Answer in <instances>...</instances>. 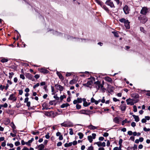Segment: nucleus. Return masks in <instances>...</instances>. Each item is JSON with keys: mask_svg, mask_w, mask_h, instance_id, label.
<instances>
[{"mask_svg": "<svg viewBox=\"0 0 150 150\" xmlns=\"http://www.w3.org/2000/svg\"><path fill=\"white\" fill-rule=\"evenodd\" d=\"M86 110H81L79 112L76 111H73L71 112L76 113L77 112H78L79 113L81 114H86L87 115V113H86Z\"/></svg>", "mask_w": 150, "mask_h": 150, "instance_id": "1a4fd4ad", "label": "nucleus"}, {"mask_svg": "<svg viewBox=\"0 0 150 150\" xmlns=\"http://www.w3.org/2000/svg\"><path fill=\"white\" fill-rule=\"evenodd\" d=\"M88 80L87 81V83L83 84L84 86L91 88L92 85L93 83L92 80L90 78L88 79Z\"/></svg>", "mask_w": 150, "mask_h": 150, "instance_id": "7ed1b4c3", "label": "nucleus"}, {"mask_svg": "<svg viewBox=\"0 0 150 150\" xmlns=\"http://www.w3.org/2000/svg\"><path fill=\"white\" fill-rule=\"evenodd\" d=\"M113 121L116 123H119L120 122L119 117H115L113 119Z\"/></svg>", "mask_w": 150, "mask_h": 150, "instance_id": "f3484780", "label": "nucleus"}, {"mask_svg": "<svg viewBox=\"0 0 150 150\" xmlns=\"http://www.w3.org/2000/svg\"><path fill=\"white\" fill-rule=\"evenodd\" d=\"M113 100L114 102H117V101H119V100L115 98H113Z\"/></svg>", "mask_w": 150, "mask_h": 150, "instance_id": "338daca9", "label": "nucleus"}, {"mask_svg": "<svg viewBox=\"0 0 150 150\" xmlns=\"http://www.w3.org/2000/svg\"><path fill=\"white\" fill-rule=\"evenodd\" d=\"M40 72L44 73L47 74L48 73L49 71L45 69L42 68L40 69Z\"/></svg>", "mask_w": 150, "mask_h": 150, "instance_id": "4be33fe9", "label": "nucleus"}, {"mask_svg": "<svg viewBox=\"0 0 150 150\" xmlns=\"http://www.w3.org/2000/svg\"><path fill=\"white\" fill-rule=\"evenodd\" d=\"M112 33L114 34L115 36L117 37H119L118 33L117 32L112 31Z\"/></svg>", "mask_w": 150, "mask_h": 150, "instance_id": "c85d7f7f", "label": "nucleus"}, {"mask_svg": "<svg viewBox=\"0 0 150 150\" xmlns=\"http://www.w3.org/2000/svg\"><path fill=\"white\" fill-rule=\"evenodd\" d=\"M131 96L132 98H139V95L138 93H133L131 95Z\"/></svg>", "mask_w": 150, "mask_h": 150, "instance_id": "2eb2a0df", "label": "nucleus"}, {"mask_svg": "<svg viewBox=\"0 0 150 150\" xmlns=\"http://www.w3.org/2000/svg\"><path fill=\"white\" fill-rule=\"evenodd\" d=\"M95 144H97L98 146H103L105 147V142H103L102 143H101L100 142H95Z\"/></svg>", "mask_w": 150, "mask_h": 150, "instance_id": "9d476101", "label": "nucleus"}, {"mask_svg": "<svg viewBox=\"0 0 150 150\" xmlns=\"http://www.w3.org/2000/svg\"><path fill=\"white\" fill-rule=\"evenodd\" d=\"M88 138L90 142H92L93 141V139H92V137L91 136H88Z\"/></svg>", "mask_w": 150, "mask_h": 150, "instance_id": "473e14b6", "label": "nucleus"}, {"mask_svg": "<svg viewBox=\"0 0 150 150\" xmlns=\"http://www.w3.org/2000/svg\"><path fill=\"white\" fill-rule=\"evenodd\" d=\"M6 145V142H4L2 143L1 146L3 147L5 146Z\"/></svg>", "mask_w": 150, "mask_h": 150, "instance_id": "680f3d73", "label": "nucleus"}, {"mask_svg": "<svg viewBox=\"0 0 150 150\" xmlns=\"http://www.w3.org/2000/svg\"><path fill=\"white\" fill-rule=\"evenodd\" d=\"M53 97L55 98V99H56L57 100H59V98L58 97L57 95H55Z\"/></svg>", "mask_w": 150, "mask_h": 150, "instance_id": "052dcab7", "label": "nucleus"}, {"mask_svg": "<svg viewBox=\"0 0 150 150\" xmlns=\"http://www.w3.org/2000/svg\"><path fill=\"white\" fill-rule=\"evenodd\" d=\"M105 4L110 6L111 8H115V6L112 2L110 0H108L105 2Z\"/></svg>", "mask_w": 150, "mask_h": 150, "instance_id": "39448f33", "label": "nucleus"}, {"mask_svg": "<svg viewBox=\"0 0 150 150\" xmlns=\"http://www.w3.org/2000/svg\"><path fill=\"white\" fill-rule=\"evenodd\" d=\"M76 108L77 109L79 110L81 108V106L80 105H79L78 104H77L76 105Z\"/></svg>", "mask_w": 150, "mask_h": 150, "instance_id": "4c0bfd02", "label": "nucleus"}, {"mask_svg": "<svg viewBox=\"0 0 150 150\" xmlns=\"http://www.w3.org/2000/svg\"><path fill=\"white\" fill-rule=\"evenodd\" d=\"M94 84H95V87L97 90H98L100 88L103 91L105 90L103 88V85L104 84L103 81L102 82V84H101L99 81H97L94 83Z\"/></svg>", "mask_w": 150, "mask_h": 150, "instance_id": "f257e3e1", "label": "nucleus"}, {"mask_svg": "<svg viewBox=\"0 0 150 150\" xmlns=\"http://www.w3.org/2000/svg\"><path fill=\"white\" fill-rule=\"evenodd\" d=\"M77 82V81L75 79H73L71 80L69 82V83L71 84H73L76 83Z\"/></svg>", "mask_w": 150, "mask_h": 150, "instance_id": "cd10ccee", "label": "nucleus"}, {"mask_svg": "<svg viewBox=\"0 0 150 150\" xmlns=\"http://www.w3.org/2000/svg\"><path fill=\"white\" fill-rule=\"evenodd\" d=\"M121 110L122 111H125L126 109V106L125 105H121L120 106Z\"/></svg>", "mask_w": 150, "mask_h": 150, "instance_id": "5701e85b", "label": "nucleus"}, {"mask_svg": "<svg viewBox=\"0 0 150 150\" xmlns=\"http://www.w3.org/2000/svg\"><path fill=\"white\" fill-rule=\"evenodd\" d=\"M8 60L6 58H4L1 60V62L2 63H4L7 62Z\"/></svg>", "mask_w": 150, "mask_h": 150, "instance_id": "e433bc0d", "label": "nucleus"}, {"mask_svg": "<svg viewBox=\"0 0 150 150\" xmlns=\"http://www.w3.org/2000/svg\"><path fill=\"white\" fill-rule=\"evenodd\" d=\"M38 150H42L45 147V146L44 144H42L38 146Z\"/></svg>", "mask_w": 150, "mask_h": 150, "instance_id": "6ab92c4d", "label": "nucleus"}, {"mask_svg": "<svg viewBox=\"0 0 150 150\" xmlns=\"http://www.w3.org/2000/svg\"><path fill=\"white\" fill-rule=\"evenodd\" d=\"M55 87L56 89L59 91L60 92L62 91L64 89V87L63 86L57 84H55Z\"/></svg>", "mask_w": 150, "mask_h": 150, "instance_id": "0eeeda50", "label": "nucleus"}, {"mask_svg": "<svg viewBox=\"0 0 150 150\" xmlns=\"http://www.w3.org/2000/svg\"><path fill=\"white\" fill-rule=\"evenodd\" d=\"M105 79L107 81L111 82L112 81V79H111L108 77H107L105 78Z\"/></svg>", "mask_w": 150, "mask_h": 150, "instance_id": "c756f323", "label": "nucleus"}, {"mask_svg": "<svg viewBox=\"0 0 150 150\" xmlns=\"http://www.w3.org/2000/svg\"><path fill=\"white\" fill-rule=\"evenodd\" d=\"M7 145V146H10V148H12L13 146V145L12 144L8 143Z\"/></svg>", "mask_w": 150, "mask_h": 150, "instance_id": "8fccbe9b", "label": "nucleus"}, {"mask_svg": "<svg viewBox=\"0 0 150 150\" xmlns=\"http://www.w3.org/2000/svg\"><path fill=\"white\" fill-rule=\"evenodd\" d=\"M77 100L78 103H81L82 101V99L81 98H78Z\"/></svg>", "mask_w": 150, "mask_h": 150, "instance_id": "49530a36", "label": "nucleus"}, {"mask_svg": "<svg viewBox=\"0 0 150 150\" xmlns=\"http://www.w3.org/2000/svg\"><path fill=\"white\" fill-rule=\"evenodd\" d=\"M25 76L27 78L31 80L32 81H34V79L33 76L29 73H27L25 75Z\"/></svg>", "mask_w": 150, "mask_h": 150, "instance_id": "6e6552de", "label": "nucleus"}, {"mask_svg": "<svg viewBox=\"0 0 150 150\" xmlns=\"http://www.w3.org/2000/svg\"><path fill=\"white\" fill-rule=\"evenodd\" d=\"M78 135L79 136V138L80 139H82L83 137V134L81 132H79L78 133Z\"/></svg>", "mask_w": 150, "mask_h": 150, "instance_id": "7c9ffc66", "label": "nucleus"}, {"mask_svg": "<svg viewBox=\"0 0 150 150\" xmlns=\"http://www.w3.org/2000/svg\"><path fill=\"white\" fill-rule=\"evenodd\" d=\"M88 128L90 129L94 130L97 129L98 127H95L93 126L92 125H91L88 126Z\"/></svg>", "mask_w": 150, "mask_h": 150, "instance_id": "4468645a", "label": "nucleus"}, {"mask_svg": "<svg viewBox=\"0 0 150 150\" xmlns=\"http://www.w3.org/2000/svg\"><path fill=\"white\" fill-rule=\"evenodd\" d=\"M69 130H70L69 134L71 135H73V132L72 129V128H70L69 129Z\"/></svg>", "mask_w": 150, "mask_h": 150, "instance_id": "c03bdc74", "label": "nucleus"}, {"mask_svg": "<svg viewBox=\"0 0 150 150\" xmlns=\"http://www.w3.org/2000/svg\"><path fill=\"white\" fill-rule=\"evenodd\" d=\"M138 18L140 21L143 23H145L147 20V18L145 16L142 17L141 16H140Z\"/></svg>", "mask_w": 150, "mask_h": 150, "instance_id": "20e7f679", "label": "nucleus"}, {"mask_svg": "<svg viewBox=\"0 0 150 150\" xmlns=\"http://www.w3.org/2000/svg\"><path fill=\"white\" fill-rule=\"evenodd\" d=\"M72 145V142H70L69 143H66L64 144V146L65 147H68L71 146Z\"/></svg>", "mask_w": 150, "mask_h": 150, "instance_id": "bb28decb", "label": "nucleus"}, {"mask_svg": "<svg viewBox=\"0 0 150 150\" xmlns=\"http://www.w3.org/2000/svg\"><path fill=\"white\" fill-rule=\"evenodd\" d=\"M148 12V9L146 7H144L142 8L140 13L142 14L145 15Z\"/></svg>", "mask_w": 150, "mask_h": 150, "instance_id": "423d86ee", "label": "nucleus"}, {"mask_svg": "<svg viewBox=\"0 0 150 150\" xmlns=\"http://www.w3.org/2000/svg\"><path fill=\"white\" fill-rule=\"evenodd\" d=\"M70 105L68 103H65L62 104L61 105V108H64L65 107H67Z\"/></svg>", "mask_w": 150, "mask_h": 150, "instance_id": "412c9836", "label": "nucleus"}, {"mask_svg": "<svg viewBox=\"0 0 150 150\" xmlns=\"http://www.w3.org/2000/svg\"><path fill=\"white\" fill-rule=\"evenodd\" d=\"M127 133L129 135H131L132 134V132L131 131H129Z\"/></svg>", "mask_w": 150, "mask_h": 150, "instance_id": "bf43d9fd", "label": "nucleus"}, {"mask_svg": "<svg viewBox=\"0 0 150 150\" xmlns=\"http://www.w3.org/2000/svg\"><path fill=\"white\" fill-rule=\"evenodd\" d=\"M16 97L13 94L10 95L9 97L8 98L9 100H12L14 101H15L16 100Z\"/></svg>", "mask_w": 150, "mask_h": 150, "instance_id": "9b49d317", "label": "nucleus"}, {"mask_svg": "<svg viewBox=\"0 0 150 150\" xmlns=\"http://www.w3.org/2000/svg\"><path fill=\"white\" fill-rule=\"evenodd\" d=\"M62 143L61 142H59L57 143V146H60L62 145Z\"/></svg>", "mask_w": 150, "mask_h": 150, "instance_id": "e2e57ef3", "label": "nucleus"}, {"mask_svg": "<svg viewBox=\"0 0 150 150\" xmlns=\"http://www.w3.org/2000/svg\"><path fill=\"white\" fill-rule=\"evenodd\" d=\"M2 107H4V108H6L8 106V104L6 103H5L3 105H1Z\"/></svg>", "mask_w": 150, "mask_h": 150, "instance_id": "13d9d810", "label": "nucleus"}, {"mask_svg": "<svg viewBox=\"0 0 150 150\" xmlns=\"http://www.w3.org/2000/svg\"><path fill=\"white\" fill-rule=\"evenodd\" d=\"M20 78L21 79H22L23 80H24L25 79V77L24 75L22 74H21L20 76Z\"/></svg>", "mask_w": 150, "mask_h": 150, "instance_id": "09e8293b", "label": "nucleus"}, {"mask_svg": "<svg viewBox=\"0 0 150 150\" xmlns=\"http://www.w3.org/2000/svg\"><path fill=\"white\" fill-rule=\"evenodd\" d=\"M122 140L120 139L119 141V144L120 145V146H122Z\"/></svg>", "mask_w": 150, "mask_h": 150, "instance_id": "a18cd8bd", "label": "nucleus"}, {"mask_svg": "<svg viewBox=\"0 0 150 150\" xmlns=\"http://www.w3.org/2000/svg\"><path fill=\"white\" fill-rule=\"evenodd\" d=\"M56 73L60 79L62 80H63L64 79L63 76L60 72L57 71Z\"/></svg>", "mask_w": 150, "mask_h": 150, "instance_id": "ddd939ff", "label": "nucleus"}, {"mask_svg": "<svg viewBox=\"0 0 150 150\" xmlns=\"http://www.w3.org/2000/svg\"><path fill=\"white\" fill-rule=\"evenodd\" d=\"M61 125L62 127H68L70 126L69 124L68 123L65 122L61 124Z\"/></svg>", "mask_w": 150, "mask_h": 150, "instance_id": "dca6fc26", "label": "nucleus"}, {"mask_svg": "<svg viewBox=\"0 0 150 150\" xmlns=\"http://www.w3.org/2000/svg\"><path fill=\"white\" fill-rule=\"evenodd\" d=\"M133 111L134 112H137V107L136 105H134L133 107Z\"/></svg>", "mask_w": 150, "mask_h": 150, "instance_id": "a19ab883", "label": "nucleus"}, {"mask_svg": "<svg viewBox=\"0 0 150 150\" xmlns=\"http://www.w3.org/2000/svg\"><path fill=\"white\" fill-rule=\"evenodd\" d=\"M131 125L132 127H134L136 126L135 123L134 122H132L131 124Z\"/></svg>", "mask_w": 150, "mask_h": 150, "instance_id": "69168bd1", "label": "nucleus"}, {"mask_svg": "<svg viewBox=\"0 0 150 150\" xmlns=\"http://www.w3.org/2000/svg\"><path fill=\"white\" fill-rule=\"evenodd\" d=\"M126 101L127 105H134V103L138 102V100L133 99L129 98L126 100Z\"/></svg>", "mask_w": 150, "mask_h": 150, "instance_id": "f03ea898", "label": "nucleus"}, {"mask_svg": "<svg viewBox=\"0 0 150 150\" xmlns=\"http://www.w3.org/2000/svg\"><path fill=\"white\" fill-rule=\"evenodd\" d=\"M39 132L38 131H37L35 132H33L32 133L33 135H36L37 134H39Z\"/></svg>", "mask_w": 150, "mask_h": 150, "instance_id": "5fc2aeb1", "label": "nucleus"}, {"mask_svg": "<svg viewBox=\"0 0 150 150\" xmlns=\"http://www.w3.org/2000/svg\"><path fill=\"white\" fill-rule=\"evenodd\" d=\"M129 22L127 20L125 23H124L126 27V28L127 29H129L130 28V26L129 24Z\"/></svg>", "mask_w": 150, "mask_h": 150, "instance_id": "a211bd4d", "label": "nucleus"}, {"mask_svg": "<svg viewBox=\"0 0 150 150\" xmlns=\"http://www.w3.org/2000/svg\"><path fill=\"white\" fill-rule=\"evenodd\" d=\"M5 86H2V85L0 86V89L2 91L5 88Z\"/></svg>", "mask_w": 150, "mask_h": 150, "instance_id": "6e6d98bb", "label": "nucleus"}, {"mask_svg": "<svg viewBox=\"0 0 150 150\" xmlns=\"http://www.w3.org/2000/svg\"><path fill=\"white\" fill-rule=\"evenodd\" d=\"M14 73L13 72H10L9 73V79H11Z\"/></svg>", "mask_w": 150, "mask_h": 150, "instance_id": "c9c22d12", "label": "nucleus"}, {"mask_svg": "<svg viewBox=\"0 0 150 150\" xmlns=\"http://www.w3.org/2000/svg\"><path fill=\"white\" fill-rule=\"evenodd\" d=\"M71 75V72H67L66 76L68 77L70 76Z\"/></svg>", "mask_w": 150, "mask_h": 150, "instance_id": "864d4df0", "label": "nucleus"}, {"mask_svg": "<svg viewBox=\"0 0 150 150\" xmlns=\"http://www.w3.org/2000/svg\"><path fill=\"white\" fill-rule=\"evenodd\" d=\"M127 20H126L124 18H122L119 20V21L122 23H124L127 21Z\"/></svg>", "mask_w": 150, "mask_h": 150, "instance_id": "72a5a7b5", "label": "nucleus"}, {"mask_svg": "<svg viewBox=\"0 0 150 150\" xmlns=\"http://www.w3.org/2000/svg\"><path fill=\"white\" fill-rule=\"evenodd\" d=\"M66 98V96L64 95L61 96L60 97V99L61 100H62L64 98Z\"/></svg>", "mask_w": 150, "mask_h": 150, "instance_id": "de8ad7c7", "label": "nucleus"}, {"mask_svg": "<svg viewBox=\"0 0 150 150\" xmlns=\"http://www.w3.org/2000/svg\"><path fill=\"white\" fill-rule=\"evenodd\" d=\"M96 2L101 7H102L103 5V3L100 0H95Z\"/></svg>", "mask_w": 150, "mask_h": 150, "instance_id": "b1692460", "label": "nucleus"}, {"mask_svg": "<svg viewBox=\"0 0 150 150\" xmlns=\"http://www.w3.org/2000/svg\"><path fill=\"white\" fill-rule=\"evenodd\" d=\"M32 142L30 140H29L28 142H25V144L29 146H30V144Z\"/></svg>", "mask_w": 150, "mask_h": 150, "instance_id": "ea45409f", "label": "nucleus"}, {"mask_svg": "<svg viewBox=\"0 0 150 150\" xmlns=\"http://www.w3.org/2000/svg\"><path fill=\"white\" fill-rule=\"evenodd\" d=\"M93 147L92 146H90L88 147L87 149V150H93Z\"/></svg>", "mask_w": 150, "mask_h": 150, "instance_id": "3c124183", "label": "nucleus"}, {"mask_svg": "<svg viewBox=\"0 0 150 150\" xmlns=\"http://www.w3.org/2000/svg\"><path fill=\"white\" fill-rule=\"evenodd\" d=\"M34 77L36 79H38L40 77V75L38 74H36L34 76Z\"/></svg>", "mask_w": 150, "mask_h": 150, "instance_id": "774afa93", "label": "nucleus"}, {"mask_svg": "<svg viewBox=\"0 0 150 150\" xmlns=\"http://www.w3.org/2000/svg\"><path fill=\"white\" fill-rule=\"evenodd\" d=\"M113 150H122L121 149V146H120L119 147H116L114 148Z\"/></svg>", "mask_w": 150, "mask_h": 150, "instance_id": "f704fd0d", "label": "nucleus"}, {"mask_svg": "<svg viewBox=\"0 0 150 150\" xmlns=\"http://www.w3.org/2000/svg\"><path fill=\"white\" fill-rule=\"evenodd\" d=\"M124 11L126 14H128L129 13V9L127 6H125L123 8Z\"/></svg>", "mask_w": 150, "mask_h": 150, "instance_id": "f8f14e48", "label": "nucleus"}, {"mask_svg": "<svg viewBox=\"0 0 150 150\" xmlns=\"http://www.w3.org/2000/svg\"><path fill=\"white\" fill-rule=\"evenodd\" d=\"M132 116L135 119V121L137 122H138L139 120V119L138 116L135 115H132Z\"/></svg>", "mask_w": 150, "mask_h": 150, "instance_id": "aec40b11", "label": "nucleus"}, {"mask_svg": "<svg viewBox=\"0 0 150 150\" xmlns=\"http://www.w3.org/2000/svg\"><path fill=\"white\" fill-rule=\"evenodd\" d=\"M91 103H94L96 105L98 104L97 101L96 100L93 98L91 99Z\"/></svg>", "mask_w": 150, "mask_h": 150, "instance_id": "a878e982", "label": "nucleus"}, {"mask_svg": "<svg viewBox=\"0 0 150 150\" xmlns=\"http://www.w3.org/2000/svg\"><path fill=\"white\" fill-rule=\"evenodd\" d=\"M90 103H87V102H86L84 103H83V105L85 107L87 106L90 105Z\"/></svg>", "mask_w": 150, "mask_h": 150, "instance_id": "2f4dec72", "label": "nucleus"}, {"mask_svg": "<svg viewBox=\"0 0 150 150\" xmlns=\"http://www.w3.org/2000/svg\"><path fill=\"white\" fill-rule=\"evenodd\" d=\"M127 121L126 119H125V120H123L122 122V125H124L125 123H127Z\"/></svg>", "mask_w": 150, "mask_h": 150, "instance_id": "58836bf2", "label": "nucleus"}, {"mask_svg": "<svg viewBox=\"0 0 150 150\" xmlns=\"http://www.w3.org/2000/svg\"><path fill=\"white\" fill-rule=\"evenodd\" d=\"M108 133L107 132L104 133L103 134V136L105 137H107L108 136Z\"/></svg>", "mask_w": 150, "mask_h": 150, "instance_id": "4d7b16f0", "label": "nucleus"}, {"mask_svg": "<svg viewBox=\"0 0 150 150\" xmlns=\"http://www.w3.org/2000/svg\"><path fill=\"white\" fill-rule=\"evenodd\" d=\"M40 85V84L39 83H37L35 85L33 86V88L34 89H35L36 88L38 87Z\"/></svg>", "mask_w": 150, "mask_h": 150, "instance_id": "37998d69", "label": "nucleus"}, {"mask_svg": "<svg viewBox=\"0 0 150 150\" xmlns=\"http://www.w3.org/2000/svg\"><path fill=\"white\" fill-rule=\"evenodd\" d=\"M143 130L144 131H145V132H148L150 130V128L147 129L146 127H144L143 128Z\"/></svg>", "mask_w": 150, "mask_h": 150, "instance_id": "79ce46f5", "label": "nucleus"}, {"mask_svg": "<svg viewBox=\"0 0 150 150\" xmlns=\"http://www.w3.org/2000/svg\"><path fill=\"white\" fill-rule=\"evenodd\" d=\"M103 8L105 11L107 12H108L109 11V10L108 8L105 5H102V7H101Z\"/></svg>", "mask_w": 150, "mask_h": 150, "instance_id": "393cba45", "label": "nucleus"}, {"mask_svg": "<svg viewBox=\"0 0 150 150\" xmlns=\"http://www.w3.org/2000/svg\"><path fill=\"white\" fill-rule=\"evenodd\" d=\"M145 119L146 120H150V117L149 116H146L145 117Z\"/></svg>", "mask_w": 150, "mask_h": 150, "instance_id": "0e129e2a", "label": "nucleus"}, {"mask_svg": "<svg viewBox=\"0 0 150 150\" xmlns=\"http://www.w3.org/2000/svg\"><path fill=\"white\" fill-rule=\"evenodd\" d=\"M20 144V142L18 141L16 142L15 143V144L16 146H19Z\"/></svg>", "mask_w": 150, "mask_h": 150, "instance_id": "603ef678", "label": "nucleus"}]
</instances>
